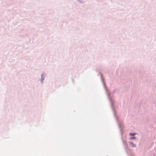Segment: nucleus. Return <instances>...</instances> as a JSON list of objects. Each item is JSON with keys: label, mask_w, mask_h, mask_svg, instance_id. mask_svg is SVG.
<instances>
[{"label": "nucleus", "mask_w": 156, "mask_h": 156, "mask_svg": "<svg viewBox=\"0 0 156 156\" xmlns=\"http://www.w3.org/2000/svg\"><path fill=\"white\" fill-rule=\"evenodd\" d=\"M130 144L133 147H135L136 146V144H134L133 143H132V142L130 143Z\"/></svg>", "instance_id": "1"}, {"label": "nucleus", "mask_w": 156, "mask_h": 156, "mask_svg": "<svg viewBox=\"0 0 156 156\" xmlns=\"http://www.w3.org/2000/svg\"><path fill=\"white\" fill-rule=\"evenodd\" d=\"M135 133H131L129 134V135H130L131 136H134L135 135Z\"/></svg>", "instance_id": "2"}, {"label": "nucleus", "mask_w": 156, "mask_h": 156, "mask_svg": "<svg viewBox=\"0 0 156 156\" xmlns=\"http://www.w3.org/2000/svg\"><path fill=\"white\" fill-rule=\"evenodd\" d=\"M130 139H136V137H132L130 138Z\"/></svg>", "instance_id": "3"}]
</instances>
